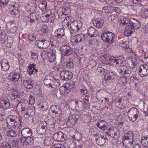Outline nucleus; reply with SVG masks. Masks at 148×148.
Wrapping results in <instances>:
<instances>
[{
	"mask_svg": "<svg viewBox=\"0 0 148 148\" xmlns=\"http://www.w3.org/2000/svg\"><path fill=\"white\" fill-rule=\"evenodd\" d=\"M7 127L10 129H15L20 126L19 118L15 116H12L6 121Z\"/></svg>",
	"mask_w": 148,
	"mask_h": 148,
	"instance_id": "nucleus-1",
	"label": "nucleus"
},
{
	"mask_svg": "<svg viewBox=\"0 0 148 148\" xmlns=\"http://www.w3.org/2000/svg\"><path fill=\"white\" fill-rule=\"evenodd\" d=\"M141 114V111L135 107L130 108L127 112V115L129 119L132 122L135 121L138 118L140 119Z\"/></svg>",
	"mask_w": 148,
	"mask_h": 148,
	"instance_id": "nucleus-2",
	"label": "nucleus"
},
{
	"mask_svg": "<svg viewBox=\"0 0 148 148\" xmlns=\"http://www.w3.org/2000/svg\"><path fill=\"white\" fill-rule=\"evenodd\" d=\"M118 70L121 75L126 77H129L132 74V71L125 66L120 65L118 69Z\"/></svg>",
	"mask_w": 148,
	"mask_h": 148,
	"instance_id": "nucleus-3",
	"label": "nucleus"
},
{
	"mask_svg": "<svg viewBox=\"0 0 148 148\" xmlns=\"http://www.w3.org/2000/svg\"><path fill=\"white\" fill-rule=\"evenodd\" d=\"M88 31L87 34L84 35L82 33H80L79 34H77L75 35V36L85 37V36L87 37L88 36L90 37H97L98 36V31L93 27H90L88 28Z\"/></svg>",
	"mask_w": 148,
	"mask_h": 148,
	"instance_id": "nucleus-4",
	"label": "nucleus"
},
{
	"mask_svg": "<svg viewBox=\"0 0 148 148\" xmlns=\"http://www.w3.org/2000/svg\"><path fill=\"white\" fill-rule=\"evenodd\" d=\"M130 25H127L130 28L134 30L137 29L140 27V23L139 21L133 18H131L130 19Z\"/></svg>",
	"mask_w": 148,
	"mask_h": 148,
	"instance_id": "nucleus-5",
	"label": "nucleus"
},
{
	"mask_svg": "<svg viewBox=\"0 0 148 148\" xmlns=\"http://www.w3.org/2000/svg\"><path fill=\"white\" fill-rule=\"evenodd\" d=\"M60 49L62 54L64 56H69L72 53V49L69 46L63 45Z\"/></svg>",
	"mask_w": 148,
	"mask_h": 148,
	"instance_id": "nucleus-6",
	"label": "nucleus"
},
{
	"mask_svg": "<svg viewBox=\"0 0 148 148\" xmlns=\"http://www.w3.org/2000/svg\"><path fill=\"white\" fill-rule=\"evenodd\" d=\"M47 124L45 121H41L36 129L38 133L40 134H45L47 128Z\"/></svg>",
	"mask_w": 148,
	"mask_h": 148,
	"instance_id": "nucleus-7",
	"label": "nucleus"
},
{
	"mask_svg": "<svg viewBox=\"0 0 148 148\" xmlns=\"http://www.w3.org/2000/svg\"><path fill=\"white\" fill-rule=\"evenodd\" d=\"M82 25V23L80 21H75L70 23V26L71 29L75 32L79 31Z\"/></svg>",
	"mask_w": 148,
	"mask_h": 148,
	"instance_id": "nucleus-8",
	"label": "nucleus"
},
{
	"mask_svg": "<svg viewBox=\"0 0 148 148\" xmlns=\"http://www.w3.org/2000/svg\"><path fill=\"white\" fill-rule=\"evenodd\" d=\"M60 78L63 80H69L73 77V73L69 71L64 70L62 71L60 73Z\"/></svg>",
	"mask_w": 148,
	"mask_h": 148,
	"instance_id": "nucleus-9",
	"label": "nucleus"
},
{
	"mask_svg": "<svg viewBox=\"0 0 148 148\" xmlns=\"http://www.w3.org/2000/svg\"><path fill=\"white\" fill-rule=\"evenodd\" d=\"M53 137L55 141L63 142L65 140L66 136L62 132H59L54 133Z\"/></svg>",
	"mask_w": 148,
	"mask_h": 148,
	"instance_id": "nucleus-10",
	"label": "nucleus"
},
{
	"mask_svg": "<svg viewBox=\"0 0 148 148\" xmlns=\"http://www.w3.org/2000/svg\"><path fill=\"white\" fill-rule=\"evenodd\" d=\"M49 110L54 114L56 117H59L62 113L61 108L58 106L51 105Z\"/></svg>",
	"mask_w": 148,
	"mask_h": 148,
	"instance_id": "nucleus-11",
	"label": "nucleus"
},
{
	"mask_svg": "<svg viewBox=\"0 0 148 148\" xmlns=\"http://www.w3.org/2000/svg\"><path fill=\"white\" fill-rule=\"evenodd\" d=\"M56 51L54 49H50L48 51L47 56L48 60L51 62H54L56 59Z\"/></svg>",
	"mask_w": 148,
	"mask_h": 148,
	"instance_id": "nucleus-12",
	"label": "nucleus"
},
{
	"mask_svg": "<svg viewBox=\"0 0 148 148\" xmlns=\"http://www.w3.org/2000/svg\"><path fill=\"white\" fill-rule=\"evenodd\" d=\"M139 71L142 77L147 76L148 75V65L145 64L140 66L139 68Z\"/></svg>",
	"mask_w": 148,
	"mask_h": 148,
	"instance_id": "nucleus-13",
	"label": "nucleus"
},
{
	"mask_svg": "<svg viewBox=\"0 0 148 148\" xmlns=\"http://www.w3.org/2000/svg\"><path fill=\"white\" fill-rule=\"evenodd\" d=\"M53 80V77L51 75H47L45 76L44 79V83L46 86L51 87Z\"/></svg>",
	"mask_w": 148,
	"mask_h": 148,
	"instance_id": "nucleus-14",
	"label": "nucleus"
},
{
	"mask_svg": "<svg viewBox=\"0 0 148 148\" xmlns=\"http://www.w3.org/2000/svg\"><path fill=\"white\" fill-rule=\"evenodd\" d=\"M32 130L28 128H26L22 129L21 131V134L25 138L30 137L32 134Z\"/></svg>",
	"mask_w": 148,
	"mask_h": 148,
	"instance_id": "nucleus-15",
	"label": "nucleus"
},
{
	"mask_svg": "<svg viewBox=\"0 0 148 148\" xmlns=\"http://www.w3.org/2000/svg\"><path fill=\"white\" fill-rule=\"evenodd\" d=\"M21 142L23 145H32L34 143V139L31 137H28L21 140Z\"/></svg>",
	"mask_w": 148,
	"mask_h": 148,
	"instance_id": "nucleus-16",
	"label": "nucleus"
},
{
	"mask_svg": "<svg viewBox=\"0 0 148 148\" xmlns=\"http://www.w3.org/2000/svg\"><path fill=\"white\" fill-rule=\"evenodd\" d=\"M6 27L9 31L11 32L12 33L15 32L17 30V27L16 26L14 23L13 22L7 23Z\"/></svg>",
	"mask_w": 148,
	"mask_h": 148,
	"instance_id": "nucleus-17",
	"label": "nucleus"
},
{
	"mask_svg": "<svg viewBox=\"0 0 148 148\" xmlns=\"http://www.w3.org/2000/svg\"><path fill=\"white\" fill-rule=\"evenodd\" d=\"M75 117L76 116H72L71 114H70L69 116V119L66 122L67 125L70 127H73L77 123L76 120H74L73 119L75 118Z\"/></svg>",
	"mask_w": 148,
	"mask_h": 148,
	"instance_id": "nucleus-18",
	"label": "nucleus"
},
{
	"mask_svg": "<svg viewBox=\"0 0 148 148\" xmlns=\"http://www.w3.org/2000/svg\"><path fill=\"white\" fill-rule=\"evenodd\" d=\"M75 117L76 116H72L71 114H70L69 116V119L66 122L67 125L70 127H73L77 123L76 120H74L73 119L75 118Z\"/></svg>",
	"mask_w": 148,
	"mask_h": 148,
	"instance_id": "nucleus-19",
	"label": "nucleus"
},
{
	"mask_svg": "<svg viewBox=\"0 0 148 148\" xmlns=\"http://www.w3.org/2000/svg\"><path fill=\"white\" fill-rule=\"evenodd\" d=\"M20 77L19 74L14 72L13 74H10L8 77V78L10 81L16 82L19 80Z\"/></svg>",
	"mask_w": 148,
	"mask_h": 148,
	"instance_id": "nucleus-20",
	"label": "nucleus"
},
{
	"mask_svg": "<svg viewBox=\"0 0 148 148\" xmlns=\"http://www.w3.org/2000/svg\"><path fill=\"white\" fill-rule=\"evenodd\" d=\"M96 137H97V134H96ZM106 137L104 136L100 135L97 137H96L95 140L97 144L99 145H102L104 144L106 142Z\"/></svg>",
	"mask_w": 148,
	"mask_h": 148,
	"instance_id": "nucleus-21",
	"label": "nucleus"
},
{
	"mask_svg": "<svg viewBox=\"0 0 148 148\" xmlns=\"http://www.w3.org/2000/svg\"><path fill=\"white\" fill-rule=\"evenodd\" d=\"M1 66L2 70L5 71H8L10 68L9 63L6 60H2L1 62Z\"/></svg>",
	"mask_w": 148,
	"mask_h": 148,
	"instance_id": "nucleus-22",
	"label": "nucleus"
},
{
	"mask_svg": "<svg viewBox=\"0 0 148 148\" xmlns=\"http://www.w3.org/2000/svg\"><path fill=\"white\" fill-rule=\"evenodd\" d=\"M107 123L104 121H100L97 123V126L99 129L103 130H106L107 128Z\"/></svg>",
	"mask_w": 148,
	"mask_h": 148,
	"instance_id": "nucleus-23",
	"label": "nucleus"
},
{
	"mask_svg": "<svg viewBox=\"0 0 148 148\" xmlns=\"http://www.w3.org/2000/svg\"><path fill=\"white\" fill-rule=\"evenodd\" d=\"M105 132L106 134L112 137H113L114 135H116V133L115 132L113 127H110L107 126Z\"/></svg>",
	"mask_w": 148,
	"mask_h": 148,
	"instance_id": "nucleus-24",
	"label": "nucleus"
},
{
	"mask_svg": "<svg viewBox=\"0 0 148 148\" xmlns=\"http://www.w3.org/2000/svg\"><path fill=\"white\" fill-rule=\"evenodd\" d=\"M133 135L134 134L132 132L129 131L124 134L123 137V140L130 139V140H131L132 139H134L133 137Z\"/></svg>",
	"mask_w": 148,
	"mask_h": 148,
	"instance_id": "nucleus-25",
	"label": "nucleus"
},
{
	"mask_svg": "<svg viewBox=\"0 0 148 148\" xmlns=\"http://www.w3.org/2000/svg\"><path fill=\"white\" fill-rule=\"evenodd\" d=\"M41 108L44 111H46L49 108L48 104L47 102L45 100H43L40 104Z\"/></svg>",
	"mask_w": 148,
	"mask_h": 148,
	"instance_id": "nucleus-26",
	"label": "nucleus"
},
{
	"mask_svg": "<svg viewBox=\"0 0 148 148\" xmlns=\"http://www.w3.org/2000/svg\"><path fill=\"white\" fill-rule=\"evenodd\" d=\"M49 40L51 43V45L54 47H57L59 45V42L57 38H50Z\"/></svg>",
	"mask_w": 148,
	"mask_h": 148,
	"instance_id": "nucleus-27",
	"label": "nucleus"
},
{
	"mask_svg": "<svg viewBox=\"0 0 148 148\" xmlns=\"http://www.w3.org/2000/svg\"><path fill=\"white\" fill-rule=\"evenodd\" d=\"M60 92L62 94H68L69 93L71 90L68 89L67 86H61L60 88Z\"/></svg>",
	"mask_w": 148,
	"mask_h": 148,
	"instance_id": "nucleus-28",
	"label": "nucleus"
},
{
	"mask_svg": "<svg viewBox=\"0 0 148 148\" xmlns=\"http://www.w3.org/2000/svg\"><path fill=\"white\" fill-rule=\"evenodd\" d=\"M34 109L35 108L34 107H29L27 110L25 112H24V113L26 115H29V116L33 115L34 113Z\"/></svg>",
	"mask_w": 148,
	"mask_h": 148,
	"instance_id": "nucleus-29",
	"label": "nucleus"
},
{
	"mask_svg": "<svg viewBox=\"0 0 148 148\" xmlns=\"http://www.w3.org/2000/svg\"><path fill=\"white\" fill-rule=\"evenodd\" d=\"M28 105V103L26 101L22 102L21 105V110L24 112H25L29 108Z\"/></svg>",
	"mask_w": 148,
	"mask_h": 148,
	"instance_id": "nucleus-30",
	"label": "nucleus"
},
{
	"mask_svg": "<svg viewBox=\"0 0 148 148\" xmlns=\"http://www.w3.org/2000/svg\"><path fill=\"white\" fill-rule=\"evenodd\" d=\"M123 140V144L125 145L126 147H131L132 145L133 144L134 139H132L131 140H130V139Z\"/></svg>",
	"mask_w": 148,
	"mask_h": 148,
	"instance_id": "nucleus-31",
	"label": "nucleus"
},
{
	"mask_svg": "<svg viewBox=\"0 0 148 148\" xmlns=\"http://www.w3.org/2000/svg\"><path fill=\"white\" fill-rule=\"evenodd\" d=\"M115 34L114 33L110 32H104L101 35V37H114Z\"/></svg>",
	"mask_w": 148,
	"mask_h": 148,
	"instance_id": "nucleus-32",
	"label": "nucleus"
},
{
	"mask_svg": "<svg viewBox=\"0 0 148 148\" xmlns=\"http://www.w3.org/2000/svg\"><path fill=\"white\" fill-rule=\"evenodd\" d=\"M54 33L55 34V36L57 37L59 36L62 37L64 36V31L62 29H58L57 31L55 32Z\"/></svg>",
	"mask_w": 148,
	"mask_h": 148,
	"instance_id": "nucleus-33",
	"label": "nucleus"
},
{
	"mask_svg": "<svg viewBox=\"0 0 148 148\" xmlns=\"http://www.w3.org/2000/svg\"><path fill=\"white\" fill-rule=\"evenodd\" d=\"M130 28L129 27L127 26L125 27V31L124 32V35L127 36H131V34L134 31L132 30V29Z\"/></svg>",
	"mask_w": 148,
	"mask_h": 148,
	"instance_id": "nucleus-34",
	"label": "nucleus"
},
{
	"mask_svg": "<svg viewBox=\"0 0 148 148\" xmlns=\"http://www.w3.org/2000/svg\"><path fill=\"white\" fill-rule=\"evenodd\" d=\"M53 140L49 137L45 138L44 140V143L46 146H49L53 144Z\"/></svg>",
	"mask_w": 148,
	"mask_h": 148,
	"instance_id": "nucleus-35",
	"label": "nucleus"
},
{
	"mask_svg": "<svg viewBox=\"0 0 148 148\" xmlns=\"http://www.w3.org/2000/svg\"><path fill=\"white\" fill-rule=\"evenodd\" d=\"M25 84L27 85V88L28 89H32L34 84V82L30 80L25 81Z\"/></svg>",
	"mask_w": 148,
	"mask_h": 148,
	"instance_id": "nucleus-36",
	"label": "nucleus"
},
{
	"mask_svg": "<svg viewBox=\"0 0 148 148\" xmlns=\"http://www.w3.org/2000/svg\"><path fill=\"white\" fill-rule=\"evenodd\" d=\"M116 64H121L124 60V59L123 56H120L116 57Z\"/></svg>",
	"mask_w": 148,
	"mask_h": 148,
	"instance_id": "nucleus-37",
	"label": "nucleus"
},
{
	"mask_svg": "<svg viewBox=\"0 0 148 148\" xmlns=\"http://www.w3.org/2000/svg\"><path fill=\"white\" fill-rule=\"evenodd\" d=\"M141 144L145 147H148V136L144 137L141 139Z\"/></svg>",
	"mask_w": 148,
	"mask_h": 148,
	"instance_id": "nucleus-38",
	"label": "nucleus"
},
{
	"mask_svg": "<svg viewBox=\"0 0 148 148\" xmlns=\"http://www.w3.org/2000/svg\"><path fill=\"white\" fill-rule=\"evenodd\" d=\"M94 25L96 27L98 28H100L102 27L103 25V21H95L93 22Z\"/></svg>",
	"mask_w": 148,
	"mask_h": 148,
	"instance_id": "nucleus-39",
	"label": "nucleus"
},
{
	"mask_svg": "<svg viewBox=\"0 0 148 148\" xmlns=\"http://www.w3.org/2000/svg\"><path fill=\"white\" fill-rule=\"evenodd\" d=\"M1 146L3 148H12L11 143L7 141L3 142Z\"/></svg>",
	"mask_w": 148,
	"mask_h": 148,
	"instance_id": "nucleus-40",
	"label": "nucleus"
},
{
	"mask_svg": "<svg viewBox=\"0 0 148 148\" xmlns=\"http://www.w3.org/2000/svg\"><path fill=\"white\" fill-rule=\"evenodd\" d=\"M141 15L142 17L144 18L148 17V9H143L141 12Z\"/></svg>",
	"mask_w": 148,
	"mask_h": 148,
	"instance_id": "nucleus-41",
	"label": "nucleus"
},
{
	"mask_svg": "<svg viewBox=\"0 0 148 148\" xmlns=\"http://www.w3.org/2000/svg\"><path fill=\"white\" fill-rule=\"evenodd\" d=\"M11 7L13 8V9L11 10L12 14H16L18 13V5H12Z\"/></svg>",
	"mask_w": 148,
	"mask_h": 148,
	"instance_id": "nucleus-42",
	"label": "nucleus"
},
{
	"mask_svg": "<svg viewBox=\"0 0 148 148\" xmlns=\"http://www.w3.org/2000/svg\"><path fill=\"white\" fill-rule=\"evenodd\" d=\"M6 134L9 137H15L17 136V134L13 130L7 131Z\"/></svg>",
	"mask_w": 148,
	"mask_h": 148,
	"instance_id": "nucleus-43",
	"label": "nucleus"
},
{
	"mask_svg": "<svg viewBox=\"0 0 148 148\" xmlns=\"http://www.w3.org/2000/svg\"><path fill=\"white\" fill-rule=\"evenodd\" d=\"M53 83L52 84V87H51L55 88L60 86V84L59 80L58 79H56L53 77Z\"/></svg>",
	"mask_w": 148,
	"mask_h": 148,
	"instance_id": "nucleus-44",
	"label": "nucleus"
},
{
	"mask_svg": "<svg viewBox=\"0 0 148 148\" xmlns=\"http://www.w3.org/2000/svg\"><path fill=\"white\" fill-rule=\"evenodd\" d=\"M6 38H0V41L2 42H3L6 45L7 47L10 48L11 47V41L10 42H8V40H6Z\"/></svg>",
	"mask_w": 148,
	"mask_h": 148,
	"instance_id": "nucleus-45",
	"label": "nucleus"
},
{
	"mask_svg": "<svg viewBox=\"0 0 148 148\" xmlns=\"http://www.w3.org/2000/svg\"><path fill=\"white\" fill-rule=\"evenodd\" d=\"M2 103L4 104L5 108L6 109L9 108L10 107V102L8 99H3L2 101Z\"/></svg>",
	"mask_w": 148,
	"mask_h": 148,
	"instance_id": "nucleus-46",
	"label": "nucleus"
},
{
	"mask_svg": "<svg viewBox=\"0 0 148 148\" xmlns=\"http://www.w3.org/2000/svg\"><path fill=\"white\" fill-rule=\"evenodd\" d=\"M101 39L103 41L105 40L108 43H111L112 42H114V38H101Z\"/></svg>",
	"mask_w": 148,
	"mask_h": 148,
	"instance_id": "nucleus-47",
	"label": "nucleus"
},
{
	"mask_svg": "<svg viewBox=\"0 0 148 148\" xmlns=\"http://www.w3.org/2000/svg\"><path fill=\"white\" fill-rule=\"evenodd\" d=\"M8 0H0V6L4 8L8 4Z\"/></svg>",
	"mask_w": 148,
	"mask_h": 148,
	"instance_id": "nucleus-48",
	"label": "nucleus"
},
{
	"mask_svg": "<svg viewBox=\"0 0 148 148\" xmlns=\"http://www.w3.org/2000/svg\"><path fill=\"white\" fill-rule=\"evenodd\" d=\"M128 77H126L125 75L121 77V79L119 82V84H125L127 82V79Z\"/></svg>",
	"mask_w": 148,
	"mask_h": 148,
	"instance_id": "nucleus-49",
	"label": "nucleus"
},
{
	"mask_svg": "<svg viewBox=\"0 0 148 148\" xmlns=\"http://www.w3.org/2000/svg\"><path fill=\"white\" fill-rule=\"evenodd\" d=\"M81 93L83 95H85V97H90L88 95V90L85 89H82L79 90Z\"/></svg>",
	"mask_w": 148,
	"mask_h": 148,
	"instance_id": "nucleus-50",
	"label": "nucleus"
},
{
	"mask_svg": "<svg viewBox=\"0 0 148 148\" xmlns=\"http://www.w3.org/2000/svg\"><path fill=\"white\" fill-rule=\"evenodd\" d=\"M12 147L13 148H19L18 141L16 140H13L12 142Z\"/></svg>",
	"mask_w": 148,
	"mask_h": 148,
	"instance_id": "nucleus-51",
	"label": "nucleus"
},
{
	"mask_svg": "<svg viewBox=\"0 0 148 148\" xmlns=\"http://www.w3.org/2000/svg\"><path fill=\"white\" fill-rule=\"evenodd\" d=\"M38 6L40 8H41L42 9L46 10L47 6V2L45 1H43L40 3Z\"/></svg>",
	"mask_w": 148,
	"mask_h": 148,
	"instance_id": "nucleus-52",
	"label": "nucleus"
},
{
	"mask_svg": "<svg viewBox=\"0 0 148 148\" xmlns=\"http://www.w3.org/2000/svg\"><path fill=\"white\" fill-rule=\"evenodd\" d=\"M42 47H41V49H45L48 47L49 45V40H44Z\"/></svg>",
	"mask_w": 148,
	"mask_h": 148,
	"instance_id": "nucleus-53",
	"label": "nucleus"
},
{
	"mask_svg": "<svg viewBox=\"0 0 148 148\" xmlns=\"http://www.w3.org/2000/svg\"><path fill=\"white\" fill-rule=\"evenodd\" d=\"M44 41V40H37L36 42V45H37L38 47L40 49L41 47H42L43 45V43Z\"/></svg>",
	"mask_w": 148,
	"mask_h": 148,
	"instance_id": "nucleus-54",
	"label": "nucleus"
},
{
	"mask_svg": "<svg viewBox=\"0 0 148 148\" xmlns=\"http://www.w3.org/2000/svg\"><path fill=\"white\" fill-rule=\"evenodd\" d=\"M30 53H31V59L34 60H38V56L36 53H34L32 51H31Z\"/></svg>",
	"mask_w": 148,
	"mask_h": 148,
	"instance_id": "nucleus-55",
	"label": "nucleus"
},
{
	"mask_svg": "<svg viewBox=\"0 0 148 148\" xmlns=\"http://www.w3.org/2000/svg\"><path fill=\"white\" fill-rule=\"evenodd\" d=\"M73 60L72 59L71 60H70L66 62V66L68 68H71L73 67L74 64H73Z\"/></svg>",
	"mask_w": 148,
	"mask_h": 148,
	"instance_id": "nucleus-56",
	"label": "nucleus"
},
{
	"mask_svg": "<svg viewBox=\"0 0 148 148\" xmlns=\"http://www.w3.org/2000/svg\"><path fill=\"white\" fill-rule=\"evenodd\" d=\"M70 22L67 20H64L62 23V25L63 28H66L69 25Z\"/></svg>",
	"mask_w": 148,
	"mask_h": 148,
	"instance_id": "nucleus-57",
	"label": "nucleus"
},
{
	"mask_svg": "<svg viewBox=\"0 0 148 148\" xmlns=\"http://www.w3.org/2000/svg\"><path fill=\"white\" fill-rule=\"evenodd\" d=\"M29 103L31 104H33L35 103L34 97L32 95H30L29 97Z\"/></svg>",
	"mask_w": 148,
	"mask_h": 148,
	"instance_id": "nucleus-58",
	"label": "nucleus"
},
{
	"mask_svg": "<svg viewBox=\"0 0 148 148\" xmlns=\"http://www.w3.org/2000/svg\"><path fill=\"white\" fill-rule=\"evenodd\" d=\"M110 72L107 73L105 75L104 79L106 81L108 80H110Z\"/></svg>",
	"mask_w": 148,
	"mask_h": 148,
	"instance_id": "nucleus-59",
	"label": "nucleus"
},
{
	"mask_svg": "<svg viewBox=\"0 0 148 148\" xmlns=\"http://www.w3.org/2000/svg\"><path fill=\"white\" fill-rule=\"evenodd\" d=\"M131 80L135 84V85H136L137 84V82L138 81V79L137 78L133 77H131L130 78Z\"/></svg>",
	"mask_w": 148,
	"mask_h": 148,
	"instance_id": "nucleus-60",
	"label": "nucleus"
},
{
	"mask_svg": "<svg viewBox=\"0 0 148 148\" xmlns=\"http://www.w3.org/2000/svg\"><path fill=\"white\" fill-rule=\"evenodd\" d=\"M110 8L109 6H104L103 8V10L105 12L108 13L110 12L109 8Z\"/></svg>",
	"mask_w": 148,
	"mask_h": 148,
	"instance_id": "nucleus-61",
	"label": "nucleus"
},
{
	"mask_svg": "<svg viewBox=\"0 0 148 148\" xmlns=\"http://www.w3.org/2000/svg\"><path fill=\"white\" fill-rule=\"evenodd\" d=\"M142 61L145 63H147L148 62V56L147 57L143 56L142 58Z\"/></svg>",
	"mask_w": 148,
	"mask_h": 148,
	"instance_id": "nucleus-62",
	"label": "nucleus"
},
{
	"mask_svg": "<svg viewBox=\"0 0 148 148\" xmlns=\"http://www.w3.org/2000/svg\"><path fill=\"white\" fill-rule=\"evenodd\" d=\"M75 143L74 141H72L69 145V147L70 148H75L76 146Z\"/></svg>",
	"mask_w": 148,
	"mask_h": 148,
	"instance_id": "nucleus-63",
	"label": "nucleus"
},
{
	"mask_svg": "<svg viewBox=\"0 0 148 148\" xmlns=\"http://www.w3.org/2000/svg\"><path fill=\"white\" fill-rule=\"evenodd\" d=\"M55 148H66L64 145H62L61 144H57L56 145Z\"/></svg>",
	"mask_w": 148,
	"mask_h": 148,
	"instance_id": "nucleus-64",
	"label": "nucleus"
}]
</instances>
